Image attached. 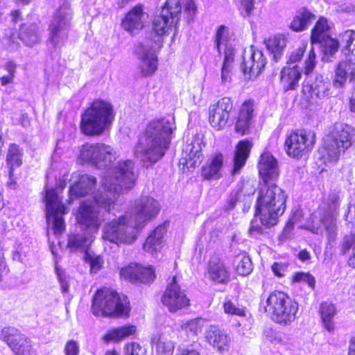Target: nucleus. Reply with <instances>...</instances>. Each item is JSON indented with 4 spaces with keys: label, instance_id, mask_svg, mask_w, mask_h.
<instances>
[{
    "label": "nucleus",
    "instance_id": "e433bc0d",
    "mask_svg": "<svg viewBox=\"0 0 355 355\" xmlns=\"http://www.w3.org/2000/svg\"><path fill=\"white\" fill-rule=\"evenodd\" d=\"M19 37L27 46H33L40 40L39 29L35 24H24L21 26Z\"/></svg>",
    "mask_w": 355,
    "mask_h": 355
},
{
    "label": "nucleus",
    "instance_id": "79ce46f5",
    "mask_svg": "<svg viewBox=\"0 0 355 355\" xmlns=\"http://www.w3.org/2000/svg\"><path fill=\"white\" fill-rule=\"evenodd\" d=\"M12 351L15 355H37L31 341L27 337L19 343Z\"/></svg>",
    "mask_w": 355,
    "mask_h": 355
},
{
    "label": "nucleus",
    "instance_id": "0eeeda50",
    "mask_svg": "<svg viewBox=\"0 0 355 355\" xmlns=\"http://www.w3.org/2000/svg\"><path fill=\"white\" fill-rule=\"evenodd\" d=\"M72 10L64 1L53 13L49 25V42L54 47L62 46L68 38L72 19Z\"/></svg>",
    "mask_w": 355,
    "mask_h": 355
},
{
    "label": "nucleus",
    "instance_id": "a211bd4d",
    "mask_svg": "<svg viewBox=\"0 0 355 355\" xmlns=\"http://www.w3.org/2000/svg\"><path fill=\"white\" fill-rule=\"evenodd\" d=\"M258 168L265 183L276 180L279 176V166L277 159L268 151H264L260 156Z\"/></svg>",
    "mask_w": 355,
    "mask_h": 355
},
{
    "label": "nucleus",
    "instance_id": "aec40b11",
    "mask_svg": "<svg viewBox=\"0 0 355 355\" xmlns=\"http://www.w3.org/2000/svg\"><path fill=\"white\" fill-rule=\"evenodd\" d=\"M209 278L217 284H227L230 280V270L225 262L218 257H212L208 262Z\"/></svg>",
    "mask_w": 355,
    "mask_h": 355
},
{
    "label": "nucleus",
    "instance_id": "39448f33",
    "mask_svg": "<svg viewBox=\"0 0 355 355\" xmlns=\"http://www.w3.org/2000/svg\"><path fill=\"white\" fill-rule=\"evenodd\" d=\"M114 116L110 102L94 100L81 116L80 130L87 136H99L110 128Z\"/></svg>",
    "mask_w": 355,
    "mask_h": 355
},
{
    "label": "nucleus",
    "instance_id": "f257e3e1",
    "mask_svg": "<svg viewBox=\"0 0 355 355\" xmlns=\"http://www.w3.org/2000/svg\"><path fill=\"white\" fill-rule=\"evenodd\" d=\"M137 177L135 164L130 159L121 160L109 168L101 181L103 191L95 196L94 202H83L79 207L76 219L80 228L96 232L102 221L96 206L110 212L114 209L119 195L134 187Z\"/></svg>",
    "mask_w": 355,
    "mask_h": 355
},
{
    "label": "nucleus",
    "instance_id": "de8ad7c7",
    "mask_svg": "<svg viewBox=\"0 0 355 355\" xmlns=\"http://www.w3.org/2000/svg\"><path fill=\"white\" fill-rule=\"evenodd\" d=\"M180 5L184 8V13L187 15L188 20H191L195 16L197 8L193 0H179Z\"/></svg>",
    "mask_w": 355,
    "mask_h": 355
},
{
    "label": "nucleus",
    "instance_id": "864d4df0",
    "mask_svg": "<svg viewBox=\"0 0 355 355\" xmlns=\"http://www.w3.org/2000/svg\"><path fill=\"white\" fill-rule=\"evenodd\" d=\"M321 320L324 327L329 332L333 331L334 329V324L333 318L334 312H320Z\"/></svg>",
    "mask_w": 355,
    "mask_h": 355
},
{
    "label": "nucleus",
    "instance_id": "4468645a",
    "mask_svg": "<svg viewBox=\"0 0 355 355\" xmlns=\"http://www.w3.org/2000/svg\"><path fill=\"white\" fill-rule=\"evenodd\" d=\"M162 301L170 311L185 309L189 306V300L187 297L184 291L181 290L176 276L168 279V283Z\"/></svg>",
    "mask_w": 355,
    "mask_h": 355
},
{
    "label": "nucleus",
    "instance_id": "5fc2aeb1",
    "mask_svg": "<svg viewBox=\"0 0 355 355\" xmlns=\"http://www.w3.org/2000/svg\"><path fill=\"white\" fill-rule=\"evenodd\" d=\"M306 47V44H302L297 49L293 50L289 56L288 64H294L300 60L305 52Z\"/></svg>",
    "mask_w": 355,
    "mask_h": 355
},
{
    "label": "nucleus",
    "instance_id": "c85d7f7f",
    "mask_svg": "<svg viewBox=\"0 0 355 355\" xmlns=\"http://www.w3.org/2000/svg\"><path fill=\"white\" fill-rule=\"evenodd\" d=\"M223 155L218 153L210 158L202 168V176L206 180H218L223 176Z\"/></svg>",
    "mask_w": 355,
    "mask_h": 355
},
{
    "label": "nucleus",
    "instance_id": "680f3d73",
    "mask_svg": "<svg viewBox=\"0 0 355 355\" xmlns=\"http://www.w3.org/2000/svg\"><path fill=\"white\" fill-rule=\"evenodd\" d=\"M224 64L232 65L234 60L236 50L229 43L225 44Z\"/></svg>",
    "mask_w": 355,
    "mask_h": 355
},
{
    "label": "nucleus",
    "instance_id": "7c9ffc66",
    "mask_svg": "<svg viewBox=\"0 0 355 355\" xmlns=\"http://www.w3.org/2000/svg\"><path fill=\"white\" fill-rule=\"evenodd\" d=\"M166 232L167 225L158 226L146 239L144 244V250L152 254L158 251L162 247Z\"/></svg>",
    "mask_w": 355,
    "mask_h": 355
},
{
    "label": "nucleus",
    "instance_id": "69168bd1",
    "mask_svg": "<svg viewBox=\"0 0 355 355\" xmlns=\"http://www.w3.org/2000/svg\"><path fill=\"white\" fill-rule=\"evenodd\" d=\"M227 33V28L225 26H220L216 35V42L218 51H220V46L225 41V34Z\"/></svg>",
    "mask_w": 355,
    "mask_h": 355
},
{
    "label": "nucleus",
    "instance_id": "13d9d810",
    "mask_svg": "<svg viewBox=\"0 0 355 355\" xmlns=\"http://www.w3.org/2000/svg\"><path fill=\"white\" fill-rule=\"evenodd\" d=\"M55 272L61 284L62 291L67 293L69 291V284L64 271L57 264L55 267Z\"/></svg>",
    "mask_w": 355,
    "mask_h": 355
},
{
    "label": "nucleus",
    "instance_id": "6e6552de",
    "mask_svg": "<svg viewBox=\"0 0 355 355\" xmlns=\"http://www.w3.org/2000/svg\"><path fill=\"white\" fill-rule=\"evenodd\" d=\"M116 157V152L110 146L103 143H86L79 147L77 159L82 164L105 168Z\"/></svg>",
    "mask_w": 355,
    "mask_h": 355
},
{
    "label": "nucleus",
    "instance_id": "4c0bfd02",
    "mask_svg": "<svg viewBox=\"0 0 355 355\" xmlns=\"http://www.w3.org/2000/svg\"><path fill=\"white\" fill-rule=\"evenodd\" d=\"M23 149L15 144H11L9 146L7 156L6 164L10 169V173L12 175L15 167H19L22 164Z\"/></svg>",
    "mask_w": 355,
    "mask_h": 355
},
{
    "label": "nucleus",
    "instance_id": "4d7b16f0",
    "mask_svg": "<svg viewBox=\"0 0 355 355\" xmlns=\"http://www.w3.org/2000/svg\"><path fill=\"white\" fill-rule=\"evenodd\" d=\"M241 4V15L244 17H249L254 9V3L255 0H237Z\"/></svg>",
    "mask_w": 355,
    "mask_h": 355
},
{
    "label": "nucleus",
    "instance_id": "7ed1b4c3",
    "mask_svg": "<svg viewBox=\"0 0 355 355\" xmlns=\"http://www.w3.org/2000/svg\"><path fill=\"white\" fill-rule=\"evenodd\" d=\"M173 123L165 119L150 121L134 149L135 157L144 163L155 164L169 147Z\"/></svg>",
    "mask_w": 355,
    "mask_h": 355
},
{
    "label": "nucleus",
    "instance_id": "37998d69",
    "mask_svg": "<svg viewBox=\"0 0 355 355\" xmlns=\"http://www.w3.org/2000/svg\"><path fill=\"white\" fill-rule=\"evenodd\" d=\"M270 318L275 322L287 325L291 324L295 319L294 312H269Z\"/></svg>",
    "mask_w": 355,
    "mask_h": 355
},
{
    "label": "nucleus",
    "instance_id": "f704fd0d",
    "mask_svg": "<svg viewBox=\"0 0 355 355\" xmlns=\"http://www.w3.org/2000/svg\"><path fill=\"white\" fill-rule=\"evenodd\" d=\"M286 38L283 35H277L266 41L268 50L272 54L273 60L277 62L282 56L286 46Z\"/></svg>",
    "mask_w": 355,
    "mask_h": 355
},
{
    "label": "nucleus",
    "instance_id": "dca6fc26",
    "mask_svg": "<svg viewBox=\"0 0 355 355\" xmlns=\"http://www.w3.org/2000/svg\"><path fill=\"white\" fill-rule=\"evenodd\" d=\"M120 275L133 283H148L153 282L155 278V270L151 266L144 267L136 263L122 268Z\"/></svg>",
    "mask_w": 355,
    "mask_h": 355
},
{
    "label": "nucleus",
    "instance_id": "ea45409f",
    "mask_svg": "<svg viewBox=\"0 0 355 355\" xmlns=\"http://www.w3.org/2000/svg\"><path fill=\"white\" fill-rule=\"evenodd\" d=\"M341 42L344 44V52L349 61L355 64V32L347 30L341 35Z\"/></svg>",
    "mask_w": 355,
    "mask_h": 355
},
{
    "label": "nucleus",
    "instance_id": "1a4fd4ad",
    "mask_svg": "<svg viewBox=\"0 0 355 355\" xmlns=\"http://www.w3.org/2000/svg\"><path fill=\"white\" fill-rule=\"evenodd\" d=\"M181 6L179 0H167L159 15L153 21V32L157 35L154 45L160 47L161 36L166 34L173 26H175L180 18Z\"/></svg>",
    "mask_w": 355,
    "mask_h": 355
},
{
    "label": "nucleus",
    "instance_id": "20e7f679",
    "mask_svg": "<svg viewBox=\"0 0 355 355\" xmlns=\"http://www.w3.org/2000/svg\"><path fill=\"white\" fill-rule=\"evenodd\" d=\"M286 192L275 184L265 183L259 189L257 209L262 224L270 227L277 223L278 218L286 209Z\"/></svg>",
    "mask_w": 355,
    "mask_h": 355
},
{
    "label": "nucleus",
    "instance_id": "603ef678",
    "mask_svg": "<svg viewBox=\"0 0 355 355\" xmlns=\"http://www.w3.org/2000/svg\"><path fill=\"white\" fill-rule=\"evenodd\" d=\"M316 64V55L312 47L310 50L307 58L305 60V65L304 67V72L306 75L311 73L315 69Z\"/></svg>",
    "mask_w": 355,
    "mask_h": 355
},
{
    "label": "nucleus",
    "instance_id": "4be33fe9",
    "mask_svg": "<svg viewBox=\"0 0 355 355\" xmlns=\"http://www.w3.org/2000/svg\"><path fill=\"white\" fill-rule=\"evenodd\" d=\"M265 311H297V304L288 297L284 293L277 291L270 295Z\"/></svg>",
    "mask_w": 355,
    "mask_h": 355
},
{
    "label": "nucleus",
    "instance_id": "0e129e2a",
    "mask_svg": "<svg viewBox=\"0 0 355 355\" xmlns=\"http://www.w3.org/2000/svg\"><path fill=\"white\" fill-rule=\"evenodd\" d=\"M272 272L276 276L283 277L288 270V264L285 263H274L271 267Z\"/></svg>",
    "mask_w": 355,
    "mask_h": 355
},
{
    "label": "nucleus",
    "instance_id": "58836bf2",
    "mask_svg": "<svg viewBox=\"0 0 355 355\" xmlns=\"http://www.w3.org/2000/svg\"><path fill=\"white\" fill-rule=\"evenodd\" d=\"M330 25L324 17H320L316 22L311 32L312 44L324 41V38L329 36Z\"/></svg>",
    "mask_w": 355,
    "mask_h": 355
},
{
    "label": "nucleus",
    "instance_id": "c9c22d12",
    "mask_svg": "<svg viewBox=\"0 0 355 355\" xmlns=\"http://www.w3.org/2000/svg\"><path fill=\"white\" fill-rule=\"evenodd\" d=\"M25 337L17 329L13 327H6L2 329L0 338L12 350Z\"/></svg>",
    "mask_w": 355,
    "mask_h": 355
},
{
    "label": "nucleus",
    "instance_id": "a19ab883",
    "mask_svg": "<svg viewBox=\"0 0 355 355\" xmlns=\"http://www.w3.org/2000/svg\"><path fill=\"white\" fill-rule=\"evenodd\" d=\"M152 347L157 355H172L174 351L173 343L163 336H159L157 339L154 338Z\"/></svg>",
    "mask_w": 355,
    "mask_h": 355
},
{
    "label": "nucleus",
    "instance_id": "2eb2a0df",
    "mask_svg": "<svg viewBox=\"0 0 355 355\" xmlns=\"http://www.w3.org/2000/svg\"><path fill=\"white\" fill-rule=\"evenodd\" d=\"M266 64V58L262 51L252 48L248 53L245 52L241 68L243 73L249 75V78L257 77L264 69Z\"/></svg>",
    "mask_w": 355,
    "mask_h": 355
},
{
    "label": "nucleus",
    "instance_id": "f8f14e48",
    "mask_svg": "<svg viewBox=\"0 0 355 355\" xmlns=\"http://www.w3.org/2000/svg\"><path fill=\"white\" fill-rule=\"evenodd\" d=\"M315 144V134L313 132H294L285 141L287 155L293 158H301L309 153Z\"/></svg>",
    "mask_w": 355,
    "mask_h": 355
},
{
    "label": "nucleus",
    "instance_id": "e2e57ef3",
    "mask_svg": "<svg viewBox=\"0 0 355 355\" xmlns=\"http://www.w3.org/2000/svg\"><path fill=\"white\" fill-rule=\"evenodd\" d=\"M232 69V65L223 63L220 72V80L223 85L231 81V71Z\"/></svg>",
    "mask_w": 355,
    "mask_h": 355
},
{
    "label": "nucleus",
    "instance_id": "cd10ccee",
    "mask_svg": "<svg viewBox=\"0 0 355 355\" xmlns=\"http://www.w3.org/2000/svg\"><path fill=\"white\" fill-rule=\"evenodd\" d=\"M252 147V144L248 140L241 141L238 143L234 152L232 175L239 173L241 169L245 166Z\"/></svg>",
    "mask_w": 355,
    "mask_h": 355
},
{
    "label": "nucleus",
    "instance_id": "f3484780",
    "mask_svg": "<svg viewBox=\"0 0 355 355\" xmlns=\"http://www.w3.org/2000/svg\"><path fill=\"white\" fill-rule=\"evenodd\" d=\"M156 48L157 46L153 44L150 46L148 44H141L136 50L140 59L141 73L144 76H152L157 70V59L154 53Z\"/></svg>",
    "mask_w": 355,
    "mask_h": 355
},
{
    "label": "nucleus",
    "instance_id": "423d86ee",
    "mask_svg": "<svg viewBox=\"0 0 355 355\" xmlns=\"http://www.w3.org/2000/svg\"><path fill=\"white\" fill-rule=\"evenodd\" d=\"M355 142V128L346 123H336L324 141L326 154L330 161H336Z\"/></svg>",
    "mask_w": 355,
    "mask_h": 355
},
{
    "label": "nucleus",
    "instance_id": "f03ea898",
    "mask_svg": "<svg viewBox=\"0 0 355 355\" xmlns=\"http://www.w3.org/2000/svg\"><path fill=\"white\" fill-rule=\"evenodd\" d=\"M159 202L153 198H141L137 203L133 218L128 219L123 216L105 225L102 239L119 247L121 243H132L137 236L139 229L143 228L150 220L157 216L160 211Z\"/></svg>",
    "mask_w": 355,
    "mask_h": 355
},
{
    "label": "nucleus",
    "instance_id": "bf43d9fd",
    "mask_svg": "<svg viewBox=\"0 0 355 355\" xmlns=\"http://www.w3.org/2000/svg\"><path fill=\"white\" fill-rule=\"evenodd\" d=\"M354 245H355V233L345 236L341 245L342 254H347Z\"/></svg>",
    "mask_w": 355,
    "mask_h": 355
},
{
    "label": "nucleus",
    "instance_id": "9d476101",
    "mask_svg": "<svg viewBox=\"0 0 355 355\" xmlns=\"http://www.w3.org/2000/svg\"><path fill=\"white\" fill-rule=\"evenodd\" d=\"M94 311H130V302L124 295L113 290L103 288L98 289L92 302Z\"/></svg>",
    "mask_w": 355,
    "mask_h": 355
},
{
    "label": "nucleus",
    "instance_id": "774afa93",
    "mask_svg": "<svg viewBox=\"0 0 355 355\" xmlns=\"http://www.w3.org/2000/svg\"><path fill=\"white\" fill-rule=\"evenodd\" d=\"M103 260L100 257H92L90 260L91 272L96 273L102 267Z\"/></svg>",
    "mask_w": 355,
    "mask_h": 355
},
{
    "label": "nucleus",
    "instance_id": "72a5a7b5",
    "mask_svg": "<svg viewBox=\"0 0 355 355\" xmlns=\"http://www.w3.org/2000/svg\"><path fill=\"white\" fill-rule=\"evenodd\" d=\"M315 19V15L306 8L299 10L290 24V28L296 32L306 30L310 24Z\"/></svg>",
    "mask_w": 355,
    "mask_h": 355
},
{
    "label": "nucleus",
    "instance_id": "b1692460",
    "mask_svg": "<svg viewBox=\"0 0 355 355\" xmlns=\"http://www.w3.org/2000/svg\"><path fill=\"white\" fill-rule=\"evenodd\" d=\"M254 104L251 101H245L241 105L235 130L237 132L244 135L248 130L251 121L254 117Z\"/></svg>",
    "mask_w": 355,
    "mask_h": 355
},
{
    "label": "nucleus",
    "instance_id": "a878e982",
    "mask_svg": "<svg viewBox=\"0 0 355 355\" xmlns=\"http://www.w3.org/2000/svg\"><path fill=\"white\" fill-rule=\"evenodd\" d=\"M350 76L351 80L355 84V66L353 62L347 59L340 62L335 69V76L333 84L336 87H342L345 84L347 78Z\"/></svg>",
    "mask_w": 355,
    "mask_h": 355
},
{
    "label": "nucleus",
    "instance_id": "473e14b6",
    "mask_svg": "<svg viewBox=\"0 0 355 355\" xmlns=\"http://www.w3.org/2000/svg\"><path fill=\"white\" fill-rule=\"evenodd\" d=\"M137 331L135 325H126L109 329L103 337L105 343H118L133 335Z\"/></svg>",
    "mask_w": 355,
    "mask_h": 355
},
{
    "label": "nucleus",
    "instance_id": "ddd939ff",
    "mask_svg": "<svg viewBox=\"0 0 355 355\" xmlns=\"http://www.w3.org/2000/svg\"><path fill=\"white\" fill-rule=\"evenodd\" d=\"M233 110V101L229 97L219 99L209 107V121L212 128L217 130L223 129L230 119Z\"/></svg>",
    "mask_w": 355,
    "mask_h": 355
},
{
    "label": "nucleus",
    "instance_id": "5701e85b",
    "mask_svg": "<svg viewBox=\"0 0 355 355\" xmlns=\"http://www.w3.org/2000/svg\"><path fill=\"white\" fill-rule=\"evenodd\" d=\"M148 18V15L144 11L141 5L132 8L122 21L123 28L130 33L135 30L141 29Z\"/></svg>",
    "mask_w": 355,
    "mask_h": 355
},
{
    "label": "nucleus",
    "instance_id": "393cba45",
    "mask_svg": "<svg viewBox=\"0 0 355 355\" xmlns=\"http://www.w3.org/2000/svg\"><path fill=\"white\" fill-rule=\"evenodd\" d=\"M92 234L89 231L76 229L74 232L69 235L67 248L71 252L87 250L92 242Z\"/></svg>",
    "mask_w": 355,
    "mask_h": 355
},
{
    "label": "nucleus",
    "instance_id": "09e8293b",
    "mask_svg": "<svg viewBox=\"0 0 355 355\" xmlns=\"http://www.w3.org/2000/svg\"><path fill=\"white\" fill-rule=\"evenodd\" d=\"M293 282H305L311 288H314L315 284L314 277L309 272H296L293 277Z\"/></svg>",
    "mask_w": 355,
    "mask_h": 355
},
{
    "label": "nucleus",
    "instance_id": "412c9836",
    "mask_svg": "<svg viewBox=\"0 0 355 355\" xmlns=\"http://www.w3.org/2000/svg\"><path fill=\"white\" fill-rule=\"evenodd\" d=\"M205 336L209 344L217 351L224 352L229 349L231 338L218 327L209 326Z\"/></svg>",
    "mask_w": 355,
    "mask_h": 355
},
{
    "label": "nucleus",
    "instance_id": "c756f323",
    "mask_svg": "<svg viewBox=\"0 0 355 355\" xmlns=\"http://www.w3.org/2000/svg\"><path fill=\"white\" fill-rule=\"evenodd\" d=\"M331 83L322 76L315 78V80L311 85H304L303 91L311 94L312 98L322 99L327 97L330 94Z\"/></svg>",
    "mask_w": 355,
    "mask_h": 355
},
{
    "label": "nucleus",
    "instance_id": "bb28decb",
    "mask_svg": "<svg viewBox=\"0 0 355 355\" xmlns=\"http://www.w3.org/2000/svg\"><path fill=\"white\" fill-rule=\"evenodd\" d=\"M330 200L331 204L329 205V210L322 216L321 223L325 228L329 240L334 241L336 234V218L334 211L338 207L339 202L338 197L334 195L330 198Z\"/></svg>",
    "mask_w": 355,
    "mask_h": 355
},
{
    "label": "nucleus",
    "instance_id": "c03bdc74",
    "mask_svg": "<svg viewBox=\"0 0 355 355\" xmlns=\"http://www.w3.org/2000/svg\"><path fill=\"white\" fill-rule=\"evenodd\" d=\"M239 261L236 265V272L239 275L246 276L252 270V263L250 258L246 255L238 257Z\"/></svg>",
    "mask_w": 355,
    "mask_h": 355
},
{
    "label": "nucleus",
    "instance_id": "6ab92c4d",
    "mask_svg": "<svg viewBox=\"0 0 355 355\" xmlns=\"http://www.w3.org/2000/svg\"><path fill=\"white\" fill-rule=\"evenodd\" d=\"M72 178L74 182L69 189L71 198L86 196L92 192L96 184V178L87 174L73 173Z\"/></svg>",
    "mask_w": 355,
    "mask_h": 355
},
{
    "label": "nucleus",
    "instance_id": "052dcab7",
    "mask_svg": "<svg viewBox=\"0 0 355 355\" xmlns=\"http://www.w3.org/2000/svg\"><path fill=\"white\" fill-rule=\"evenodd\" d=\"M125 355H140L141 346L137 342L129 343L125 346Z\"/></svg>",
    "mask_w": 355,
    "mask_h": 355
},
{
    "label": "nucleus",
    "instance_id": "8fccbe9b",
    "mask_svg": "<svg viewBox=\"0 0 355 355\" xmlns=\"http://www.w3.org/2000/svg\"><path fill=\"white\" fill-rule=\"evenodd\" d=\"M263 225L265 226V225L261 223L259 214L257 212V209H256L254 218L251 221V225L249 229L250 234L252 236L261 234L263 230L262 227ZM266 227L267 226L266 225Z\"/></svg>",
    "mask_w": 355,
    "mask_h": 355
},
{
    "label": "nucleus",
    "instance_id": "2f4dec72",
    "mask_svg": "<svg viewBox=\"0 0 355 355\" xmlns=\"http://www.w3.org/2000/svg\"><path fill=\"white\" fill-rule=\"evenodd\" d=\"M301 72L297 66H288L282 69L280 81L285 90L295 89L298 85Z\"/></svg>",
    "mask_w": 355,
    "mask_h": 355
},
{
    "label": "nucleus",
    "instance_id": "3c124183",
    "mask_svg": "<svg viewBox=\"0 0 355 355\" xmlns=\"http://www.w3.org/2000/svg\"><path fill=\"white\" fill-rule=\"evenodd\" d=\"M263 336L266 340L275 345L280 344L282 342V334L271 328L264 330Z\"/></svg>",
    "mask_w": 355,
    "mask_h": 355
},
{
    "label": "nucleus",
    "instance_id": "49530a36",
    "mask_svg": "<svg viewBox=\"0 0 355 355\" xmlns=\"http://www.w3.org/2000/svg\"><path fill=\"white\" fill-rule=\"evenodd\" d=\"M317 43L321 45L325 54L332 55L338 49V42L331 38L330 35L327 37V38H324V41Z\"/></svg>",
    "mask_w": 355,
    "mask_h": 355
},
{
    "label": "nucleus",
    "instance_id": "9b49d317",
    "mask_svg": "<svg viewBox=\"0 0 355 355\" xmlns=\"http://www.w3.org/2000/svg\"><path fill=\"white\" fill-rule=\"evenodd\" d=\"M45 200L47 220L53 222L55 234H61L65 230L62 215L69 211V208L62 203L55 189H46Z\"/></svg>",
    "mask_w": 355,
    "mask_h": 355
},
{
    "label": "nucleus",
    "instance_id": "a18cd8bd",
    "mask_svg": "<svg viewBox=\"0 0 355 355\" xmlns=\"http://www.w3.org/2000/svg\"><path fill=\"white\" fill-rule=\"evenodd\" d=\"M203 320L200 318L189 320L182 325V328L190 335H196L201 330Z\"/></svg>",
    "mask_w": 355,
    "mask_h": 355
},
{
    "label": "nucleus",
    "instance_id": "338daca9",
    "mask_svg": "<svg viewBox=\"0 0 355 355\" xmlns=\"http://www.w3.org/2000/svg\"><path fill=\"white\" fill-rule=\"evenodd\" d=\"M345 218L347 223L355 225V203L349 205Z\"/></svg>",
    "mask_w": 355,
    "mask_h": 355
},
{
    "label": "nucleus",
    "instance_id": "6e6d98bb",
    "mask_svg": "<svg viewBox=\"0 0 355 355\" xmlns=\"http://www.w3.org/2000/svg\"><path fill=\"white\" fill-rule=\"evenodd\" d=\"M64 352L65 355H79V343L74 340H68L64 345Z\"/></svg>",
    "mask_w": 355,
    "mask_h": 355
}]
</instances>
